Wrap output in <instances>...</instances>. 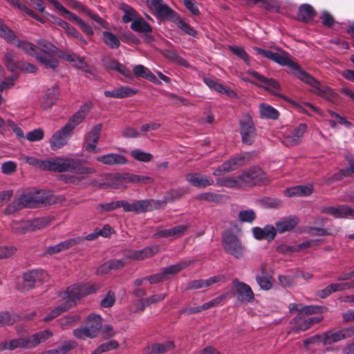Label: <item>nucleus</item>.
Wrapping results in <instances>:
<instances>
[{
	"mask_svg": "<svg viewBox=\"0 0 354 354\" xmlns=\"http://www.w3.org/2000/svg\"><path fill=\"white\" fill-rule=\"evenodd\" d=\"M46 197L40 195L39 192L23 193L16 197L12 203L6 208V213L11 214L24 208H33L40 204L48 203Z\"/></svg>",
	"mask_w": 354,
	"mask_h": 354,
	"instance_id": "f257e3e1",
	"label": "nucleus"
},
{
	"mask_svg": "<svg viewBox=\"0 0 354 354\" xmlns=\"http://www.w3.org/2000/svg\"><path fill=\"white\" fill-rule=\"evenodd\" d=\"M254 50L259 55H262L281 66H288L291 70L292 74L300 80H301V73H306L301 69L300 66L290 59L289 54L285 51L272 52L268 50H263L258 47L254 48Z\"/></svg>",
	"mask_w": 354,
	"mask_h": 354,
	"instance_id": "f03ea898",
	"label": "nucleus"
},
{
	"mask_svg": "<svg viewBox=\"0 0 354 354\" xmlns=\"http://www.w3.org/2000/svg\"><path fill=\"white\" fill-rule=\"evenodd\" d=\"M100 288L101 286L99 284H73L60 295L65 300V304L71 308L80 298L95 292Z\"/></svg>",
	"mask_w": 354,
	"mask_h": 354,
	"instance_id": "7ed1b4c3",
	"label": "nucleus"
},
{
	"mask_svg": "<svg viewBox=\"0 0 354 354\" xmlns=\"http://www.w3.org/2000/svg\"><path fill=\"white\" fill-rule=\"evenodd\" d=\"M55 49L56 48L50 42L39 40L37 41L36 48V59L43 64L46 68L54 70L58 66Z\"/></svg>",
	"mask_w": 354,
	"mask_h": 354,
	"instance_id": "20e7f679",
	"label": "nucleus"
},
{
	"mask_svg": "<svg viewBox=\"0 0 354 354\" xmlns=\"http://www.w3.org/2000/svg\"><path fill=\"white\" fill-rule=\"evenodd\" d=\"M57 167L58 173L74 171L77 174L88 175L95 172L94 169L83 165L79 159L63 156H58Z\"/></svg>",
	"mask_w": 354,
	"mask_h": 354,
	"instance_id": "39448f33",
	"label": "nucleus"
},
{
	"mask_svg": "<svg viewBox=\"0 0 354 354\" xmlns=\"http://www.w3.org/2000/svg\"><path fill=\"white\" fill-rule=\"evenodd\" d=\"M301 81L310 85L313 88V92L329 101H334L337 97V94L330 87L322 85L319 82L316 80L310 74L301 73Z\"/></svg>",
	"mask_w": 354,
	"mask_h": 354,
	"instance_id": "423d86ee",
	"label": "nucleus"
},
{
	"mask_svg": "<svg viewBox=\"0 0 354 354\" xmlns=\"http://www.w3.org/2000/svg\"><path fill=\"white\" fill-rule=\"evenodd\" d=\"M242 187L265 184L268 182L266 174L260 168H251L240 175Z\"/></svg>",
	"mask_w": 354,
	"mask_h": 354,
	"instance_id": "0eeeda50",
	"label": "nucleus"
},
{
	"mask_svg": "<svg viewBox=\"0 0 354 354\" xmlns=\"http://www.w3.org/2000/svg\"><path fill=\"white\" fill-rule=\"evenodd\" d=\"M223 246L227 254L237 259L243 256L244 247L239 238L232 233H227L223 236Z\"/></svg>",
	"mask_w": 354,
	"mask_h": 354,
	"instance_id": "6e6552de",
	"label": "nucleus"
},
{
	"mask_svg": "<svg viewBox=\"0 0 354 354\" xmlns=\"http://www.w3.org/2000/svg\"><path fill=\"white\" fill-rule=\"evenodd\" d=\"M322 320V317H308L299 313L290 321L291 328L290 333H297L301 331H306L315 324Z\"/></svg>",
	"mask_w": 354,
	"mask_h": 354,
	"instance_id": "1a4fd4ad",
	"label": "nucleus"
},
{
	"mask_svg": "<svg viewBox=\"0 0 354 354\" xmlns=\"http://www.w3.org/2000/svg\"><path fill=\"white\" fill-rule=\"evenodd\" d=\"M146 3L151 13L159 19H172L176 14L162 0H146Z\"/></svg>",
	"mask_w": 354,
	"mask_h": 354,
	"instance_id": "9d476101",
	"label": "nucleus"
},
{
	"mask_svg": "<svg viewBox=\"0 0 354 354\" xmlns=\"http://www.w3.org/2000/svg\"><path fill=\"white\" fill-rule=\"evenodd\" d=\"M239 125L243 142L251 145L256 135V129L251 116L248 114L244 115L239 122Z\"/></svg>",
	"mask_w": 354,
	"mask_h": 354,
	"instance_id": "9b49d317",
	"label": "nucleus"
},
{
	"mask_svg": "<svg viewBox=\"0 0 354 354\" xmlns=\"http://www.w3.org/2000/svg\"><path fill=\"white\" fill-rule=\"evenodd\" d=\"M156 204L154 200H140L134 201L132 203L127 201H121V207L124 211L136 212L138 214L151 211Z\"/></svg>",
	"mask_w": 354,
	"mask_h": 354,
	"instance_id": "f8f14e48",
	"label": "nucleus"
},
{
	"mask_svg": "<svg viewBox=\"0 0 354 354\" xmlns=\"http://www.w3.org/2000/svg\"><path fill=\"white\" fill-rule=\"evenodd\" d=\"M26 163L39 169L56 172L58 164V157L47 160H39L32 156H23L21 158Z\"/></svg>",
	"mask_w": 354,
	"mask_h": 354,
	"instance_id": "ddd939ff",
	"label": "nucleus"
},
{
	"mask_svg": "<svg viewBox=\"0 0 354 354\" xmlns=\"http://www.w3.org/2000/svg\"><path fill=\"white\" fill-rule=\"evenodd\" d=\"M48 278V274L42 270H32L26 272L23 274L24 289H31L37 282H45Z\"/></svg>",
	"mask_w": 354,
	"mask_h": 354,
	"instance_id": "4468645a",
	"label": "nucleus"
},
{
	"mask_svg": "<svg viewBox=\"0 0 354 354\" xmlns=\"http://www.w3.org/2000/svg\"><path fill=\"white\" fill-rule=\"evenodd\" d=\"M72 133L73 132L65 126L55 131L49 141L51 149L57 151L66 145Z\"/></svg>",
	"mask_w": 354,
	"mask_h": 354,
	"instance_id": "2eb2a0df",
	"label": "nucleus"
},
{
	"mask_svg": "<svg viewBox=\"0 0 354 354\" xmlns=\"http://www.w3.org/2000/svg\"><path fill=\"white\" fill-rule=\"evenodd\" d=\"M91 102H89L84 103L80 107L78 111L68 119L67 123L64 126L73 132L75 127L82 122L91 111Z\"/></svg>",
	"mask_w": 354,
	"mask_h": 354,
	"instance_id": "dca6fc26",
	"label": "nucleus"
},
{
	"mask_svg": "<svg viewBox=\"0 0 354 354\" xmlns=\"http://www.w3.org/2000/svg\"><path fill=\"white\" fill-rule=\"evenodd\" d=\"M232 285L238 295L239 300L248 303L254 301V294L250 286L236 279L232 281Z\"/></svg>",
	"mask_w": 354,
	"mask_h": 354,
	"instance_id": "f3484780",
	"label": "nucleus"
},
{
	"mask_svg": "<svg viewBox=\"0 0 354 354\" xmlns=\"http://www.w3.org/2000/svg\"><path fill=\"white\" fill-rule=\"evenodd\" d=\"M189 227V224L177 225L169 229H160L158 230L153 236L154 238H169L175 239L183 236Z\"/></svg>",
	"mask_w": 354,
	"mask_h": 354,
	"instance_id": "a211bd4d",
	"label": "nucleus"
},
{
	"mask_svg": "<svg viewBox=\"0 0 354 354\" xmlns=\"http://www.w3.org/2000/svg\"><path fill=\"white\" fill-rule=\"evenodd\" d=\"M322 212L335 218H354V209L346 205L324 207L322 208Z\"/></svg>",
	"mask_w": 354,
	"mask_h": 354,
	"instance_id": "6ab92c4d",
	"label": "nucleus"
},
{
	"mask_svg": "<svg viewBox=\"0 0 354 354\" xmlns=\"http://www.w3.org/2000/svg\"><path fill=\"white\" fill-rule=\"evenodd\" d=\"M247 73L256 80L257 82H254V84H257L259 86L263 87L271 92H274L279 88V83L274 79L267 78L252 70H248Z\"/></svg>",
	"mask_w": 354,
	"mask_h": 354,
	"instance_id": "aec40b11",
	"label": "nucleus"
},
{
	"mask_svg": "<svg viewBox=\"0 0 354 354\" xmlns=\"http://www.w3.org/2000/svg\"><path fill=\"white\" fill-rule=\"evenodd\" d=\"M256 281L263 290H270L273 286V277L268 272L266 263H262L259 270V273L255 277Z\"/></svg>",
	"mask_w": 354,
	"mask_h": 354,
	"instance_id": "412c9836",
	"label": "nucleus"
},
{
	"mask_svg": "<svg viewBox=\"0 0 354 354\" xmlns=\"http://www.w3.org/2000/svg\"><path fill=\"white\" fill-rule=\"evenodd\" d=\"M102 127L101 124H95L85 136V149L87 151L93 152L95 151L97 143L100 140Z\"/></svg>",
	"mask_w": 354,
	"mask_h": 354,
	"instance_id": "4be33fe9",
	"label": "nucleus"
},
{
	"mask_svg": "<svg viewBox=\"0 0 354 354\" xmlns=\"http://www.w3.org/2000/svg\"><path fill=\"white\" fill-rule=\"evenodd\" d=\"M174 342L169 340L162 343H155L146 346L143 349V354H164L174 350Z\"/></svg>",
	"mask_w": 354,
	"mask_h": 354,
	"instance_id": "5701e85b",
	"label": "nucleus"
},
{
	"mask_svg": "<svg viewBox=\"0 0 354 354\" xmlns=\"http://www.w3.org/2000/svg\"><path fill=\"white\" fill-rule=\"evenodd\" d=\"M186 180L193 186L198 188H205L214 184V180L207 176L199 173H192L186 175Z\"/></svg>",
	"mask_w": 354,
	"mask_h": 354,
	"instance_id": "b1692460",
	"label": "nucleus"
},
{
	"mask_svg": "<svg viewBox=\"0 0 354 354\" xmlns=\"http://www.w3.org/2000/svg\"><path fill=\"white\" fill-rule=\"evenodd\" d=\"M96 160L106 165H122L127 163L125 156L120 153H110L96 157Z\"/></svg>",
	"mask_w": 354,
	"mask_h": 354,
	"instance_id": "393cba45",
	"label": "nucleus"
},
{
	"mask_svg": "<svg viewBox=\"0 0 354 354\" xmlns=\"http://www.w3.org/2000/svg\"><path fill=\"white\" fill-rule=\"evenodd\" d=\"M306 129L307 126L306 124H300L290 133V135L283 138V145L287 147H292L298 145L306 132Z\"/></svg>",
	"mask_w": 354,
	"mask_h": 354,
	"instance_id": "a878e982",
	"label": "nucleus"
},
{
	"mask_svg": "<svg viewBox=\"0 0 354 354\" xmlns=\"http://www.w3.org/2000/svg\"><path fill=\"white\" fill-rule=\"evenodd\" d=\"M252 232L254 237L257 240L265 239L271 241L276 236L275 228L272 225H267L263 228L254 227L252 229Z\"/></svg>",
	"mask_w": 354,
	"mask_h": 354,
	"instance_id": "bb28decb",
	"label": "nucleus"
},
{
	"mask_svg": "<svg viewBox=\"0 0 354 354\" xmlns=\"http://www.w3.org/2000/svg\"><path fill=\"white\" fill-rule=\"evenodd\" d=\"M313 186L312 184L297 185L291 187L284 191V194L288 197H304L312 194Z\"/></svg>",
	"mask_w": 354,
	"mask_h": 354,
	"instance_id": "cd10ccee",
	"label": "nucleus"
},
{
	"mask_svg": "<svg viewBox=\"0 0 354 354\" xmlns=\"http://www.w3.org/2000/svg\"><path fill=\"white\" fill-rule=\"evenodd\" d=\"M346 158L348 161L349 166L348 168L341 169L339 172L333 174L330 177L327 178L325 180V183L327 185H330L335 181L339 180L344 177H348L351 174H354V158L351 156H347Z\"/></svg>",
	"mask_w": 354,
	"mask_h": 354,
	"instance_id": "c85d7f7f",
	"label": "nucleus"
},
{
	"mask_svg": "<svg viewBox=\"0 0 354 354\" xmlns=\"http://www.w3.org/2000/svg\"><path fill=\"white\" fill-rule=\"evenodd\" d=\"M59 95V91L57 85H55L47 89L41 103V108L44 110L51 109L52 106L55 104Z\"/></svg>",
	"mask_w": 354,
	"mask_h": 354,
	"instance_id": "c756f323",
	"label": "nucleus"
},
{
	"mask_svg": "<svg viewBox=\"0 0 354 354\" xmlns=\"http://www.w3.org/2000/svg\"><path fill=\"white\" fill-rule=\"evenodd\" d=\"M299 220L296 216L285 217L275 223L276 233H284L292 230L298 224Z\"/></svg>",
	"mask_w": 354,
	"mask_h": 354,
	"instance_id": "7c9ffc66",
	"label": "nucleus"
},
{
	"mask_svg": "<svg viewBox=\"0 0 354 354\" xmlns=\"http://www.w3.org/2000/svg\"><path fill=\"white\" fill-rule=\"evenodd\" d=\"M30 348L28 337L13 339L10 341H3L0 343V351L16 348Z\"/></svg>",
	"mask_w": 354,
	"mask_h": 354,
	"instance_id": "2f4dec72",
	"label": "nucleus"
},
{
	"mask_svg": "<svg viewBox=\"0 0 354 354\" xmlns=\"http://www.w3.org/2000/svg\"><path fill=\"white\" fill-rule=\"evenodd\" d=\"M196 262L195 260H187L180 261L176 264L169 266L162 269V272L167 279L169 276H172L180 272L181 270L185 269L186 268L190 266Z\"/></svg>",
	"mask_w": 354,
	"mask_h": 354,
	"instance_id": "473e14b6",
	"label": "nucleus"
},
{
	"mask_svg": "<svg viewBox=\"0 0 354 354\" xmlns=\"http://www.w3.org/2000/svg\"><path fill=\"white\" fill-rule=\"evenodd\" d=\"M125 265L123 259H111L102 264L96 270L97 274H105L111 270H118Z\"/></svg>",
	"mask_w": 354,
	"mask_h": 354,
	"instance_id": "72a5a7b5",
	"label": "nucleus"
},
{
	"mask_svg": "<svg viewBox=\"0 0 354 354\" xmlns=\"http://www.w3.org/2000/svg\"><path fill=\"white\" fill-rule=\"evenodd\" d=\"M99 324H97L95 326H86L84 327H80L75 329L73 334L77 339H84L86 337L93 338L99 333Z\"/></svg>",
	"mask_w": 354,
	"mask_h": 354,
	"instance_id": "f704fd0d",
	"label": "nucleus"
},
{
	"mask_svg": "<svg viewBox=\"0 0 354 354\" xmlns=\"http://www.w3.org/2000/svg\"><path fill=\"white\" fill-rule=\"evenodd\" d=\"M159 251L158 246H149L140 250H135L131 252L128 257L133 260L141 261L145 259L153 257Z\"/></svg>",
	"mask_w": 354,
	"mask_h": 354,
	"instance_id": "c9c22d12",
	"label": "nucleus"
},
{
	"mask_svg": "<svg viewBox=\"0 0 354 354\" xmlns=\"http://www.w3.org/2000/svg\"><path fill=\"white\" fill-rule=\"evenodd\" d=\"M247 155H240L234 157L223 163V168L225 172H230L236 169L245 164V160L248 159Z\"/></svg>",
	"mask_w": 354,
	"mask_h": 354,
	"instance_id": "e433bc0d",
	"label": "nucleus"
},
{
	"mask_svg": "<svg viewBox=\"0 0 354 354\" xmlns=\"http://www.w3.org/2000/svg\"><path fill=\"white\" fill-rule=\"evenodd\" d=\"M221 277L214 276L207 279H196L188 283L187 288L189 290H196L203 288H207L212 284L218 282Z\"/></svg>",
	"mask_w": 354,
	"mask_h": 354,
	"instance_id": "4c0bfd02",
	"label": "nucleus"
},
{
	"mask_svg": "<svg viewBox=\"0 0 354 354\" xmlns=\"http://www.w3.org/2000/svg\"><path fill=\"white\" fill-rule=\"evenodd\" d=\"M347 338L344 329L337 332L327 331L322 337L321 341L324 345H328Z\"/></svg>",
	"mask_w": 354,
	"mask_h": 354,
	"instance_id": "58836bf2",
	"label": "nucleus"
},
{
	"mask_svg": "<svg viewBox=\"0 0 354 354\" xmlns=\"http://www.w3.org/2000/svg\"><path fill=\"white\" fill-rule=\"evenodd\" d=\"M133 72L137 77L145 78L150 82L157 84H160L156 75L153 74L149 68L144 66L143 65H136L133 68Z\"/></svg>",
	"mask_w": 354,
	"mask_h": 354,
	"instance_id": "ea45409f",
	"label": "nucleus"
},
{
	"mask_svg": "<svg viewBox=\"0 0 354 354\" xmlns=\"http://www.w3.org/2000/svg\"><path fill=\"white\" fill-rule=\"evenodd\" d=\"M53 335L52 332L50 330H45L37 333H35L31 337H28V342L30 345V348L36 347L41 342H44L48 338Z\"/></svg>",
	"mask_w": 354,
	"mask_h": 354,
	"instance_id": "a19ab883",
	"label": "nucleus"
},
{
	"mask_svg": "<svg viewBox=\"0 0 354 354\" xmlns=\"http://www.w3.org/2000/svg\"><path fill=\"white\" fill-rule=\"evenodd\" d=\"M52 221L53 218L50 216H44L29 221L30 223H28L26 225V227H29L32 231H35L46 227Z\"/></svg>",
	"mask_w": 354,
	"mask_h": 354,
	"instance_id": "79ce46f5",
	"label": "nucleus"
},
{
	"mask_svg": "<svg viewBox=\"0 0 354 354\" xmlns=\"http://www.w3.org/2000/svg\"><path fill=\"white\" fill-rule=\"evenodd\" d=\"M315 15V11L309 4H303L299 8L298 18L304 22L311 21Z\"/></svg>",
	"mask_w": 354,
	"mask_h": 354,
	"instance_id": "37998d69",
	"label": "nucleus"
},
{
	"mask_svg": "<svg viewBox=\"0 0 354 354\" xmlns=\"http://www.w3.org/2000/svg\"><path fill=\"white\" fill-rule=\"evenodd\" d=\"M259 113L261 118L277 120L279 113L277 109L267 104H261Z\"/></svg>",
	"mask_w": 354,
	"mask_h": 354,
	"instance_id": "c03bdc74",
	"label": "nucleus"
},
{
	"mask_svg": "<svg viewBox=\"0 0 354 354\" xmlns=\"http://www.w3.org/2000/svg\"><path fill=\"white\" fill-rule=\"evenodd\" d=\"M216 184L219 186L229 188H239L242 187L240 176L237 177L227 176L218 178L216 180Z\"/></svg>",
	"mask_w": 354,
	"mask_h": 354,
	"instance_id": "a18cd8bd",
	"label": "nucleus"
},
{
	"mask_svg": "<svg viewBox=\"0 0 354 354\" xmlns=\"http://www.w3.org/2000/svg\"><path fill=\"white\" fill-rule=\"evenodd\" d=\"M108 185L114 189L126 188L127 183L126 174L124 175H110L108 177Z\"/></svg>",
	"mask_w": 354,
	"mask_h": 354,
	"instance_id": "49530a36",
	"label": "nucleus"
},
{
	"mask_svg": "<svg viewBox=\"0 0 354 354\" xmlns=\"http://www.w3.org/2000/svg\"><path fill=\"white\" fill-rule=\"evenodd\" d=\"M131 28L140 33H149L152 30L150 25L141 17L134 19L131 24Z\"/></svg>",
	"mask_w": 354,
	"mask_h": 354,
	"instance_id": "de8ad7c7",
	"label": "nucleus"
},
{
	"mask_svg": "<svg viewBox=\"0 0 354 354\" xmlns=\"http://www.w3.org/2000/svg\"><path fill=\"white\" fill-rule=\"evenodd\" d=\"M126 179L127 180L128 183H132L138 185L151 184L154 182V179L151 176L132 174H126Z\"/></svg>",
	"mask_w": 354,
	"mask_h": 354,
	"instance_id": "09e8293b",
	"label": "nucleus"
},
{
	"mask_svg": "<svg viewBox=\"0 0 354 354\" xmlns=\"http://www.w3.org/2000/svg\"><path fill=\"white\" fill-rule=\"evenodd\" d=\"M162 53L166 58L178 65L185 67H189V66L188 62L185 59L178 55L177 53L172 49H165Z\"/></svg>",
	"mask_w": 354,
	"mask_h": 354,
	"instance_id": "8fccbe9b",
	"label": "nucleus"
},
{
	"mask_svg": "<svg viewBox=\"0 0 354 354\" xmlns=\"http://www.w3.org/2000/svg\"><path fill=\"white\" fill-rule=\"evenodd\" d=\"M102 40L106 46L112 49L118 48L120 45V41L117 36L109 31L102 32Z\"/></svg>",
	"mask_w": 354,
	"mask_h": 354,
	"instance_id": "3c124183",
	"label": "nucleus"
},
{
	"mask_svg": "<svg viewBox=\"0 0 354 354\" xmlns=\"http://www.w3.org/2000/svg\"><path fill=\"white\" fill-rule=\"evenodd\" d=\"M331 295L336 292L344 291L345 290L354 288V280L350 282L333 283L326 287Z\"/></svg>",
	"mask_w": 354,
	"mask_h": 354,
	"instance_id": "603ef678",
	"label": "nucleus"
},
{
	"mask_svg": "<svg viewBox=\"0 0 354 354\" xmlns=\"http://www.w3.org/2000/svg\"><path fill=\"white\" fill-rule=\"evenodd\" d=\"M0 37L10 44H15L16 41V35L0 19Z\"/></svg>",
	"mask_w": 354,
	"mask_h": 354,
	"instance_id": "864d4df0",
	"label": "nucleus"
},
{
	"mask_svg": "<svg viewBox=\"0 0 354 354\" xmlns=\"http://www.w3.org/2000/svg\"><path fill=\"white\" fill-rule=\"evenodd\" d=\"M224 196L213 192H204L198 194L196 199L201 201H207L218 203L222 201Z\"/></svg>",
	"mask_w": 354,
	"mask_h": 354,
	"instance_id": "5fc2aeb1",
	"label": "nucleus"
},
{
	"mask_svg": "<svg viewBox=\"0 0 354 354\" xmlns=\"http://www.w3.org/2000/svg\"><path fill=\"white\" fill-rule=\"evenodd\" d=\"M130 154L133 159L143 162H149L153 158V155L151 153L138 149L131 150Z\"/></svg>",
	"mask_w": 354,
	"mask_h": 354,
	"instance_id": "6e6d98bb",
	"label": "nucleus"
},
{
	"mask_svg": "<svg viewBox=\"0 0 354 354\" xmlns=\"http://www.w3.org/2000/svg\"><path fill=\"white\" fill-rule=\"evenodd\" d=\"M119 344L116 340L112 339L98 346L91 354H102L103 353L118 348Z\"/></svg>",
	"mask_w": 354,
	"mask_h": 354,
	"instance_id": "4d7b16f0",
	"label": "nucleus"
},
{
	"mask_svg": "<svg viewBox=\"0 0 354 354\" xmlns=\"http://www.w3.org/2000/svg\"><path fill=\"white\" fill-rule=\"evenodd\" d=\"M121 207V201H112L106 203H100L97 205V209L100 213L113 211Z\"/></svg>",
	"mask_w": 354,
	"mask_h": 354,
	"instance_id": "13d9d810",
	"label": "nucleus"
},
{
	"mask_svg": "<svg viewBox=\"0 0 354 354\" xmlns=\"http://www.w3.org/2000/svg\"><path fill=\"white\" fill-rule=\"evenodd\" d=\"M239 219L242 223H252L256 218V213L251 209L241 210L238 215Z\"/></svg>",
	"mask_w": 354,
	"mask_h": 354,
	"instance_id": "bf43d9fd",
	"label": "nucleus"
},
{
	"mask_svg": "<svg viewBox=\"0 0 354 354\" xmlns=\"http://www.w3.org/2000/svg\"><path fill=\"white\" fill-rule=\"evenodd\" d=\"M17 46L23 50L26 53L36 57V48L37 46L27 41H19L17 43Z\"/></svg>",
	"mask_w": 354,
	"mask_h": 354,
	"instance_id": "052dcab7",
	"label": "nucleus"
},
{
	"mask_svg": "<svg viewBox=\"0 0 354 354\" xmlns=\"http://www.w3.org/2000/svg\"><path fill=\"white\" fill-rule=\"evenodd\" d=\"M122 10L124 12V15L122 17V21L124 23H129L130 21H133L136 18V11L129 6L127 4H123L121 6Z\"/></svg>",
	"mask_w": 354,
	"mask_h": 354,
	"instance_id": "680f3d73",
	"label": "nucleus"
},
{
	"mask_svg": "<svg viewBox=\"0 0 354 354\" xmlns=\"http://www.w3.org/2000/svg\"><path fill=\"white\" fill-rule=\"evenodd\" d=\"M69 306H67L66 304H62L55 308L46 317H44V321L47 322H50L60 315L64 311L67 310Z\"/></svg>",
	"mask_w": 354,
	"mask_h": 354,
	"instance_id": "e2e57ef3",
	"label": "nucleus"
},
{
	"mask_svg": "<svg viewBox=\"0 0 354 354\" xmlns=\"http://www.w3.org/2000/svg\"><path fill=\"white\" fill-rule=\"evenodd\" d=\"M83 11L93 21L100 25L102 28L109 29V24L102 18H101L98 15L92 12L89 9L86 8H83Z\"/></svg>",
	"mask_w": 354,
	"mask_h": 354,
	"instance_id": "0e129e2a",
	"label": "nucleus"
},
{
	"mask_svg": "<svg viewBox=\"0 0 354 354\" xmlns=\"http://www.w3.org/2000/svg\"><path fill=\"white\" fill-rule=\"evenodd\" d=\"M227 297V293L222 294L221 295L213 299L211 301H209L205 304H203L204 310H208L209 308L218 306L221 304L222 301H224Z\"/></svg>",
	"mask_w": 354,
	"mask_h": 354,
	"instance_id": "69168bd1",
	"label": "nucleus"
},
{
	"mask_svg": "<svg viewBox=\"0 0 354 354\" xmlns=\"http://www.w3.org/2000/svg\"><path fill=\"white\" fill-rule=\"evenodd\" d=\"M26 137L30 142L39 141L44 138V131L41 128L35 129L28 132Z\"/></svg>",
	"mask_w": 354,
	"mask_h": 354,
	"instance_id": "338daca9",
	"label": "nucleus"
},
{
	"mask_svg": "<svg viewBox=\"0 0 354 354\" xmlns=\"http://www.w3.org/2000/svg\"><path fill=\"white\" fill-rule=\"evenodd\" d=\"M118 98H125L134 95L137 93L138 91L136 89L130 88L129 86H120L117 88Z\"/></svg>",
	"mask_w": 354,
	"mask_h": 354,
	"instance_id": "774afa93",
	"label": "nucleus"
}]
</instances>
